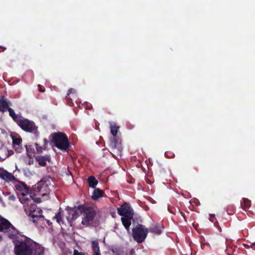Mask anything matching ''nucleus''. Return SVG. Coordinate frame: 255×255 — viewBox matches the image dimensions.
Returning <instances> with one entry per match:
<instances>
[{"instance_id": "nucleus-30", "label": "nucleus", "mask_w": 255, "mask_h": 255, "mask_svg": "<svg viewBox=\"0 0 255 255\" xmlns=\"http://www.w3.org/2000/svg\"><path fill=\"white\" fill-rule=\"evenodd\" d=\"M39 91L41 92H44L45 91V88L40 85H38Z\"/></svg>"}, {"instance_id": "nucleus-7", "label": "nucleus", "mask_w": 255, "mask_h": 255, "mask_svg": "<svg viewBox=\"0 0 255 255\" xmlns=\"http://www.w3.org/2000/svg\"><path fill=\"white\" fill-rule=\"evenodd\" d=\"M52 142L56 147L61 150H67L69 149L70 143L66 134L62 132H57L51 134Z\"/></svg>"}, {"instance_id": "nucleus-31", "label": "nucleus", "mask_w": 255, "mask_h": 255, "mask_svg": "<svg viewBox=\"0 0 255 255\" xmlns=\"http://www.w3.org/2000/svg\"><path fill=\"white\" fill-rule=\"evenodd\" d=\"M127 255H135V251H134V249H131V250L129 251V252L128 254H127Z\"/></svg>"}, {"instance_id": "nucleus-10", "label": "nucleus", "mask_w": 255, "mask_h": 255, "mask_svg": "<svg viewBox=\"0 0 255 255\" xmlns=\"http://www.w3.org/2000/svg\"><path fill=\"white\" fill-rule=\"evenodd\" d=\"M35 193L42 197L47 196L50 193V189L47 184L43 180H41L35 185Z\"/></svg>"}, {"instance_id": "nucleus-9", "label": "nucleus", "mask_w": 255, "mask_h": 255, "mask_svg": "<svg viewBox=\"0 0 255 255\" xmlns=\"http://www.w3.org/2000/svg\"><path fill=\"white\" fill-rule=\"evenodd\" d=\"M11 105V103L4 96L0 97V112L4 113L8 111L9 116L12 119L16 115L14 110L9 107Z\"/></svg>"}, {"instance_id": "nucleus-28", "label": "nucleus", "mask_w": 255, "mask_h": 255, "mask_svg": "<svg viewBox=\"0 0 255 255\" xmlns=\"http://www.w3.org/2000/svg\"><path fill=\"white\" fill-rule=\"evenodd\" d=\"M85 255V254L84 253L79 252L77 250H74L73 255Z\"/></svg>"}, {"instance_id": "nucleus-3", "label": "nucleus", "mask_w": 255, "mask_h": 255, "mask_svg": "<svg viewBox=\"0 0 255 255\" xmlns=\"http://www.w3.org/2000/svg\"><path fill=\"white\" fill-rule=\"evenodd\" d=\"M0 178L6 182L12 183L14 185L15 189L21 192V195L19 198L22 196V193L30 194L29 193L30 188L26 184L19 181L12 173L2 167H0Z\"/></svg>"}, {"instance_id": "nucleus-21", "label": "nucleus", "mask_w": 255, "mask_h": 255, "mask_svg": "<svg viewBox=\"0 0 255 255\" xmlns=\"http://www.w3.org/2000/svg\"><path fill=\"white\" fill-rule=\"evenodd\" d=\"M88 182L89 183V186L92 188H95L98 183L96 178L93 176H90L88 177Z\"/></svg>"}, {"instance_id": "nucleus-39", "label": "nucleus", "mask_w": 255, "mask_h": 255, "mask_svg": "<svg viewBox=\"0 0 255 255\" xmlns=\"http://www.w3.org/2000/svg\"><path fill=\"white\" fill-rule=\"evenodd\" d=\"M214 218H215L214 216H213V217H211L210 219V221H211V222H214Z\"/></svg>"}, {"instance_id": "nucleus-1", "label": "nucleus", "mask_w": 255, "mask_h": 255, "mask_svg": "<svg viewBox=\"0 0 255 255\" xmlns=\"http://www.w3.org/2000/svg\"><path fill=\"white\" fill-rule=\"evenodd\" d=\"M23 239H19L18 235L11 240L14 245V252L16 255H43V249L29 238L21 234Z\"/></svg>"}, {"instance_id": "nucleus-29", "label": "nucleus", "mask_w": 255, "mask_h": 255, "mask_svg": "<svg viewBox=\"0 0 255 255\" xmlns=\"http://www.w3.org/2000/svg\"><path fill=\"white\" fill-rule=\"evenodd\" d=\"M43 142H44V145H43L44 148H46L47 147L48 143V140L46 138H44L43 139Z\"/></svg>"}, {"instance_id": "nucleus-35", "label": "nucleus", "mask_w": 255, "mask_h": 255, "mask_svg": "<svg viewBox=\"0 0 255 255\" xmlns=\"http://www.w3.org/2000/svg\"><path fill=\"white\" fill-rule=\"evenodd\" d=\"M216 225V226L217 227L219 230V231L220 232H221V228L220 227V226L219 225V224L218 222L216 223V224H215Z\"/></svg>"}, {"instance_id": "nucleus-43", "label": "nucleus", "mask_w": 255, "mask_h": 255, "mask_svg": "<svg viewBox=\"0 0 255 255\" xmlns=\"http://www.w3.org/2000/svg\"><path fill=\"white\" fill-rule=\"evenodd\" d=\"M2 240V238H1V237L0 236V241H1Z\"/></svg>"}, {"instance_id": "nucleus-8", "label": "nucleus", "mask_w": 255, "mask_h": 255, "mask_svg": "<svg viewBox=\"0 0 255 255\" xmlns=\"http://www.w3.org/2000/svg\"><path fill=\"white\" fill-rule=\"evenodd\" d=\"M132 237L134 241L138 243H141L146 239L148 230L141 224H138L132 229Z\"/></svg>"}, {"instance_id": "nucleus-23", "label": "nucleus", "mask_w": 255, "mask_h": 255, "mask_svg": "<svg viewBox=\"0 0 255 255\" xmlns=\"http://www.w3.org/2000/svg\"><path fill=\"white\" fill-rule=\"evenodd\" d=\"M63 213V211L62 210L61 208H60L59 212L57 213L53 218V219H56V222L59 224H60L61 223H63L62 219Z\"/></svg>"}, {"instance_id": "nucleus-27", "label": "nucleus", "mask_w": 255, "mask_h": 255, "mask_svg": "<svg viewBox=\"0 0 255 255\" xmlns=\"http://www.w3.org/2000/svg\"><path fill=\"white\" fill-rule=\"evenodd\" d=\"M14 148L15 150L18 153H20L23 150V148L21 147V144H20L19 146L17 145L16 147H14Z\"/></svg>"}, {"instance_id": "nucleus-41", "label": "nucleus", "mask_w": 255, "mask_h": 255, "mask_svg": "<svg viewBox=\"0 0 255 255\" xmlns=\"http://www.w3.org/2000/svg\"><path fill=\"white\" fill-rule=\"evenodd\" d=\"M112 217L113 218H115L116 215H115V213H113L112 214Z\"/></svg>"}, {"instance_id": "nucleus-16", "label": "nucleus", "mask_w": 255, "mask_h": 255, "mask_svg": "<svg viewBox=\"0 0 255 255\" xmlns=\"http://www.w3.org/2000/svg\"><path fill=\"white\" fill-rule=\"evenodd\" d=\"M92 249L94 253L93 255H101L98 241H93L92 242Z\"/></svg>"}, {"instance_id": "nucleus-6", "label": "nucleus", "mask_w": 255, "mask_h": 255, "mask_svg": "<svg viewBox=\"0 0 255 255\" xmlns=\"http://www.w3.org/2000/svg\"><path fill=\"white\" fill-rule=\"evenodd\" d=\"M80 209L83 213L82 224L84 226H91L95 223V219L97 216V212L92 206L85 205H80Z\"/></svg>"}, {"instance_id": "nucleus-34", "label": "nucleus", "mask_w": 255, "mask_h": 255, "mask_svg": "<svg viewBox=\"0 0 255 255\" xmlns=\"http://www.w3.org/2000/svg\"><path fill=\"white\" fill-rule=\"evenodd\" d=\"M5 49V47L0 46V52L4 51Z\"/></svg>"}, {"instance_id": "nucleus-12", "label": "nucleus", "mask_w": 255, "mask_h": 255, "mask_svg": "<svg viewBox=\"0 0 255 255\" xmlns=\"http://www.w3.org/2000/svg\"><path fill=\"white\" fill-rule=\"evenodd\" d=\"M118 213L123 217L133 214V210L128 203H124L120 208H118Z\"/></svg>"}, {"instance_id": "nucleus-14", "label": "nucleus", "mask_w": 255, "mask_h": 255, "mask_svg": "<svg viewBox=\"0 0 255 255\" xmlns=\"http://www.w3.org/2000/svg\"><path fill=\"white\" fill-rule=\"evenodd\" d=\"M35 160L38 162L39 165L41 166H46L47 161L50 162L51 157L49 155L46 154L44 156L39 155L35 157Z\"/></svg>"}, {"instance_id": "nucleus-15", "label": "nucleus", "mask_w": 255, "mask_h": 255, "mask_svg": "<svg viewBox=\"0 0 255 255\" xmlns=\"http://www.w3.org/2000/svg\"><path fill=\"white\" fill-rule=\"evenodd\" d=\"M133 214L125 216L121 218L122 224L124 227L128 230H129V227L131 224V220L133 219Z\"/></svg>"}, {"instance_id": "nucleus-13", "label": "nucleus", "mask_w": 255, "mask_h": 255, "mask_svg": "<svg viewBox=\"0 0 255 255\" xmlns=\"http://www.w3.org/2000/svg\"><path fill=\"white\" fill-rule=\"evenodd\" d=\"M66 210L68 211L69 215L71 216V219L73 220L76 219L80 214H83L81 211V209H80V205L74 208L68 206L66 207Z\"/></svg>"}, {"instance_id": "nucleus-33", "label": "nucleus", "mask_w": 255, "mask_h": 255, "mask_svg": "<svg viewBox=\"0 0 255 255\" xmlns=\"http://www.w3.org/2000/svg\"><path fill=\"white\" fill-rule=\"evenodd\" d=\"M72 91H73V89L72 88L69 89L68 90V92H67V96H69L71 93H72Z\"/></svg>"}, {"instance_id": "nucleus-25", "label": "nucleus", "mask_w": 255, "mask_h": 255, "mask_svg": "<svg viewBox=\"0 0 255 255\" xmlns=\"http://www.w3.org/2000/svg\"><path fill=\"white\" fill-rule=\"evenodd\" d=\"M22 142L21 138H15L12 139V144L13 147H16L17 145H19Z\"/></svg>"}, {"instance_id": "nucleus-36", "label": "nucleus", "mask_w": 255, "mask_h": 255, "mask_svg": "<svg viewBox=\"0 0 255 255\" xmlns=\"http://www.w3.org/2000/svg\"><path fill=\"white\" fill-rule=\"evenodd\" d=\"M46 222H47V223L48 224V225H49V226H50V225H52V222H50V220H46Z\"/></svg>"}, {"instance_id": "nucleus-40", "label": "nucleus", "mask_w": 255, "mask_h": 255, "mask_svg": "<svg viewBox=\"0 0 255 255\" xmlns=\"http://www.w3.org/2000/svg\"><path fill=\"white\" fill-rule=\"evenodd\" d=\"M86 108L88 110H90L91 109V105H88L87 106V107H86Z\"/></svg>"}, {"instance_id": "nucleus-2", "label": "nucleus", "mask_w": 255, "mask_h": 255, "mask_svg": "<svg viewBox=\"0 0 255 255\" xmlns=\"http://www.w3.org/2000/svg\"><path fill=\"white\" fill-rule=\"evenodd\" d=\"M19 201L23 205L26 214L32 219L33 223H36L39 220H43L44 216L42 215V212L37 208L31 194L22 193L19 198Z\"/></svg>"}, {"instance_id": "nucleus-19", "label": "nucleus", "mask_w": 255, "mask_h": 255, "mask_svg": "<svg viewBox=\"0 0 255 255\" xmlns=\"http://www.w3.org/2000/svg\"><path fill=\"white\" fill-rule=\"evenodd\" d=\"M25 148L26 150L27 154L28 156V158H26L25 159V162L26 164L27 165H32L33 164V159L32 158L33 155L32 153H30L29 151L28 147L27 146V145H25Z\"/></svg>"}, {"instance_id": "nucleus-20", "label": "nucleus", "mask_w": 255, "mask_h": 255, "mask_svg": "<svg viewBox=\"0 0 255 255\" xmlns=\"http://www.w3.org/2000/svg\"><path fill=\"white\" fill-rule=\"evenodd\" d=\"M104 192L99 188H95L93 191L92 195V199L93 200H97L99 198L103 196Z\"/></svg>"}, {"instance_id": "nucleus-22", "label": "nucleus", "mask_w": 255, "mask_h": 255, "mask_svg": "<svg viewBox=\"0 0 255 255\" xmlns=\"http://www.w3.org/2000/svg\"><path fill=\"white\" fill-rule=\"evenodd\" d=\"M241 205L244 210H247L251 205V201L247 198H243V202L241 203Z\"/></svg>"}, {"instance_id": "nucleus-4", "label": "nucleus", "mask_w": 255, "mask_h": 255, "mask_svg": "<svg viewBox=\"0 0 255 255\" xmlns=\"http://www.w3.org/2000/svg\"><path fill=\"white\" fill-rule=\"evenodd\" d=\"M13 121L24 131L32 133L36 138L39 135L38 127L32 121L26 119L21 115H16L12 119Z\"/></svg>"}, {"instance_id": "nucleus-17", "label": "nucleus", "mask_w": 255, "mask_h": 255, "mask_svg": "<svg viewBox=\"0 0 255 255\" xmlns=\"http://www.w3.org/2000/svg\"><path fill=\"white\" fill-rule=\"evenodd\" d=\"M163 229V227L160 225H155L152 227L150 231L151 233H154L157 235H160L162 233V230Z\"/></svg>"}, {"instance_id": "nucleus-42", "label": "nucleus", "mask_w": 255, "mask_h": 255, "mask_svg": "<svg viewBox=\"0 0 255 255\" xmlns=\"http://www.w3.org/2000/svg\"><path fill=\"white\" fill-rule=\"evenodd\" d=\"M227 212H228V214H233L232 213H229V212H228V210H227Z\"/></svg>"}, {"instance_id": "nucleus-26", "label": "nucleus", "mask_w": 255, "mask_h": 255, "mask_svg": "<svg viewBox=\"0 0 255 255\" xmlns=\"http://www.w3.org/2000/svg\"><path fill=\"white\" fill-rule=\"evenodd\" d=\"M35 146L36 147V150H37V152L39 153H41L42 152V150L45 149V148H44V146L42 147L40 146L37 143H35Z\"/></svg>"}, {"instance_id": "nucleus-32", "label": "nucleus", "mask_w": 255, "mask_h": 255, "mask_svg": "<svg viewBox=\"0 0 255 255\" xmlns=\"http://www.w3.org/2000/svg\"><path fill=\"white\" fill-rule=\"evenodd\" d=\"M9 200L14 201L15 200V197L14 195H10L8 197Z\"/></svg>"}, {"instance_id": "nucleus-5", "label": "nucleus", "mask_w": 255, "mask_h": 255, "mask_svg": "<svg viewBox=\"0 0 255 255\" xmlns=\"http://www.w3.org/2000/svg\"><path fill=\"white\" fill-rule=\"evenodd\" d=\"M0 232L10 240H14L16 235H21V232L18 231L11 223L5 218L0 215Z\"/></svg>"}, {"instance_id": "nucleus-11", "label": "nucleus", "mask_w": 255, "mask_h": 255, "mask_svg": "<svg viewBox=\"0 0 255 255\" xmlns=\"http://www.w3.org/2000/svg\"><path fill=\"white\" fill-rule=\"evenodd\" d=\"M109 147L115 153L118 155L121 154L123 147L121 142H118L117 136H113L110 139Z\"/></svg>"}, {"instance_id": "nucleus-18", "label": "nucleus", "mask_w": 255, "mask_h": 255, "mask_svg": "<svg viewBox=\"0 0 255 255\" xmlns=\"http://www.w3.org/2000/svg\"><path fill=\"white\" fill-rule=\"evenodd\" d=\"M8 151L7 149L4 146L3 143L2 141L0 140V154H2V153H4V157L1 158L0 157V161H3L6 158L8 157V155L7 154L6 152Z\"/></svg>"}, {"instance_id": "nucleus-24", "label": "nucleus", "mask_w": 255, "mask_h": 255, "mask_svg": "<svg viewBox=\"0 0 255 255\" xmlns=\"http://www.w3.org/2000/svg\"><path fill=\"white\" fill-rule=\"evenodd\" d=\"M111 133L113 135V136H117V134L119 128V127L116 126V125H111Z\"/></svg>"}, {"instance_id": "nucleus-37", "label": "nucleus", "mask_w": 255, "mask_h": 255, "mask_svg": "<svg viewBox=\"0 0 255 255\" xmlns=\"http://www.w3.org/2000/svg\"><path fill=\"white\" fill-rule=\"evenodd\" d=\"M27 146L28 147V149H29V152H30V153H32V155H33V156H34V152H31V151H30L31 149H30V146L27 145Z\"/></svg>"}, {"instance_id": "nucleus-38", "label": "nucleus", "mask_w": 255, "mask_h": 255, "mask_svg": "<svg viewBox=\"0 0 255 255\" xmlns=\"http://www.w3.org/2000/svg\"><path fill=\"white\" fill-rule=\"evenodd\" d=\"M180 213L182 215V216H183V217L184 218V219L185 220V221H186V217H185L184 214L183 213L181 212H180Z\"/></svg>"}]
</instances>
